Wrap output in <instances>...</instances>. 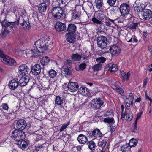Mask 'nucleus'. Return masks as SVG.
<instances>
[{
  "mask_svg": "<svg viewBox=\"0 0 152 152\" xmlns=\"http://www.w3.org/2000/svg\"><path fill=\"white\" fill-rule=\"evenodd\" d=\"M47 38L43 39L37 40L34 43V45L36 49L29 50L28 52V54H31V56L37 57L40 55V53H44L47 50L46 45L47 42Z\"/></svg>",
  "mask_w": 152,
  "mask_h": 152,
  "instance_id": "f257e3e1",
  "label": "nucleus"
},
{
  "mask_svg": "<svg viewBox=\"0 0 152 152\" xmlns=\"http://www.w3.org/2000/svg\"><path fill=\"white\" fill-rule=\"evenodd\" d=\"M0 57L1 58V61L7 65L11 66L17 65V63L14 59L5 55L0 49Z\"/></svg>",
  "mask_w": 152,
  "mask_h": 152,
  "instance_id": "f03ea898",
  "label": "nucleus"
},
{
  "mask_svg": "<svg viewBox=\"0 0 152 152\" xmlns=\"http://www.w3.org/2000/svg\"><path fill=\"white\" fill-rule=\"evenodd\" d=\"M25 134L22 130L16 129L12 133V138L15 141H18L25 138Z\"/></svg>",
  "mask_w": 152,
  "mask_h": 152,
  "instance_id": "7ed1b4c3",
  "label": "nucleus"
},
{
  "mask_svg": "<svg viewBox=\"0 0 152 152\" xmlns=\"http://www.w3.org/2000/svg\"><path fill=\"white\" fill-rule=\"evenodd\" d=\"M103 101L99 98L93 99L90 102V105L91 108L95 110L99 108L104 104Z\"/></svg>",
  "mask_w": 152,
  "mask_h": 152,
  "instance_id": "20e7f679",
  "label": "nucleus"
},
{
  "mask_svg": "<svg viewBox=\"0 0 152 152\" xmlns=\"http://www.w3.org/2000/svg\"><path fill=\"white\" fill-rule=\"evenodd\" d=\"M51 13L55 18L59 19L63 15L64 12L61 8L57 7L53 8Z\"/></svg>",
  "mask_w": 152,
  "mask_h": 152,
  "instance_id": "39448f33",
  "label": "nucleus"
},
{
  "mask_svg": "<svg viewBox=\"0 0 152 152\" xmlns=\"http://www.w3.org/2000/svg\"><path fill=\"white\" fill-rule=\"evenodd\" d=\"M66 85H64L63 86V88L65 91L68 90L69 91L71 92H74L77 91L78 88L79 86L78 83L76 82H69L67 86V88H64L66 87Z\"/></svg>",
  "mask_w": 152,
  "mask_h": 152,
  "instance_id": "423d86ee",
  "label": "nucleus"
},
{
  "mask_svg": "<svg viewBox=\"0 0 152 152\" xmlns=\"http://www.w3.org/2000/svg\"><path fill=\"white\" fill-rule=\"evenodd\" d=\"M98 45L102 48H105L107 45V40L106 37L103 36H99L97 39Z\"/></svg>",
  "mask_w": 152,
  "mask_h": 152,
  "instance_id": "0eeeda50",
  "label": "nucleus"
},
{
  "mask_svg": "<svg viewBox=\"0 0 152 152\" xmlns=\"http://www.w3.org/2000/svg\"><path fill=\"white\" fill-rule=\"evenodd\" d=\"M71 63V61L69 60H66L64 62L62 67L65 72V74L70 75L71 74L72 71V68L70 65Z\"/></svg>",
  "mask_w": 152,
  "mask_h": 152,
  "instance_id": "6e6552de",
  "label": "nucleus"
},
{
  "mask_svg": "<svg viewBox=\"0 0 152 152\" xmlns=\"http://www.w3.org/2000/svg\"><path fill=\"white\" fill-rule=\"evenodd\" d=\"M120 10L121 15L124 17L129 13V7L127 4L123 3L120 6Z\"/></svg>",
  "mask_w": 152,
  "mask_h": 152,
  "instance_id": "1a4fd4ad",
  "label": "nucleus"
},
{
  "mask_svg": "<svg viewBox=\"0 0 152 152\" xmlns=\"http://www.w3.org/2000/svg\"><path fill=\"white\" fill-rule=\"evenodd\" d=\"M142 18L144 20H149L152 18V11L148 9H145L142 12Z\"/></svg>",
  "mask_w": 152,
  "mask_h": 152,
  "instance_id": "9d476101",
  "label": "nucleus"
},
{
  "mask_svg": "<svg viewBox=\"0 0 152 152\" xmlns=\"http://www.w3.org/2000/svg\"><path fill=\"white\" fill-rule=\"evenodd\" d=\"M42 67L40 65L36 64L31 68V72L33 75H39L41 72Z\"/></svg>",
  "mask_w": 152,
  "mask_h": 152,
  "instance_id": "9b49d317",
  "label": "nucleus"
},
{
  "mask_svg": "<svg viewBox=\"0 0 152 152\" xmlns=\"http://www.w3.org/2000/svg\"><path fill=\"white\" fill-rule=\"evenodd\" d=\"M29 71V68L26 64H22L19 67V72L22 75H26Z\"/></svg>",
  "mask_w": 152,
  "mask_h": 152,
  "instance_id": "f8f14e48",
  "label": "nucleus"
},
{
  "mask_svg": "<svg viewBox=\"0 0 152 152\" xmlns=\"http://www.w3.org/2000/svg\"><path fill=\"white\" fill-rule=\"evenodd\" d=\"M16 127L20 129L19 130H22L24 129L27 126L26 121L23 119H19L17 122L16 124Z\"/></svg>",
  "mask_w": 152,
  "mask_h": 152,
  "instance_id": "ddd939ff",
  "label": "nucleus"
},
{
  "mask_svg": "<svg viewBox=\"0 0 152 152\" xmlns=\"http://www.w3.org/2000/svg\"><path fill=\"white\" fill-rule=\"evenodd\" d=\"M29 77L27 76H22L18 82L19 86L23 87L26 85L29 80Z\"/></svg>",
  "mask_w": 152,
  "mask_h": 152,
  "instance_id": "4468645a",
  "label": "nucleus"
},
{
  "mask_svg": "<svg viewBox=\"0 0 152 152\" xmlns=\"http://www.w3.org/2000/svg\"><path fill=\"white\" fill-rule=\"evenodd\" d=\"M80 13L76 11H74L72 14V19L75 23H78L80 22Z\"/></svg>",
  "mask_w": 152,
  "mask_h": 152,
  "instance_id": "2eb2a0df",
  "label": "nucleus"
},
{
  "mask_svg": "<svg viewBox=\"0 0 152 152\" xmlns=\"http://www.w3.org/2000/svg\"><path fill=\"white\" fill-rule=\"evenodd\" d=\"M55 27L57 31H61L64 30L66 26L65 24L60 22H57L55 25Z\"/></svg>",
  "mask_w": 152,
  "mask_h": 152,
  "instance_id": "dca6fc26",
  "label": "nucleus"
},
{
  "mask_svg": "<svg viewBox=\"0 0 152 152\" xmlns=\"http://www.w3.org/2000/svg\"><path fill=\"white\" fill-rule=\"evenodd\" d=\"M110 50L112 55H118L120 52L121 49L118 46L113 45L110 48Z\"/></svg>",
  "mask_w": 152,
  "mask_h": 152,
  "instance_id": "f3484780",
  "label": "nucleus"
},
{
  "mask_svg": "<svg viewBox=\"0 0 152 152\" xmlns=\"http://www.w3.org/2000/svg\"><path fill=\"white\" fill-rule=\"evenodd\" d=\"M77 29L76 26L74 24L71 23L68 25L67 31L68 34H74Z\"/></svg>",
  "mask_w": 152,
  "mask_h": 152,
  "instance_id": "a211bd4d",
  "label": "nucleus"
},
{
  "mask_svg": "<svg viewBox=\"0 0 152 152\" xmlns=\"http://www.w3.org/2000/svg\"><path fill=\"white\" fill-rule=\"evenodd\" d=\"M9 86L10 89L12 90H14L19 86V85L18 82H17L15 80H12L10 82Z\"/></svg>",
  "mask_w": 152,
  "mask_h": 152,
  "instance_id": "6ab92c4d",
  "label": "nucleus"
},
{
  "mask_svg": "<svg viewBox=\"0 0 152 152\" xmlns=\"http://www.w3.org/2000/svg\"><path fill=\"white\" fill-rule=\"evenodd\" d=\"M104 20L105 25L107 26L111 27L115 25V20H112L106 17Z\"/></svg>",
  "mask_w": 152,
  "mask_h": 152,
  "instance_id": "aec40b11",
  "label": "nucleus"
},
{
  "mask_svg": "<svg viewBox=\"0 0 152 152\" xmlns=\"http://www.w3.org/2000/svg\"><path fill=\"white\" fill-rule=\"evenodd\" d=\"M78 92L84 96H88L89 92L88 89L84 86L80 88L78 90Z\"/></svg>",
  "mask_w": 152,
  "mask_h": 152,
  "instance_id": "412c9836",
  "label": "nucleus"
},
{
  "mask_svg": "<svg viewBox=\"0 0 152 152\" xmlns=\"http://www.w3.org/2000/svg\"><path fill=\"white\" fill-rule=\"evenodd\" d=\"M66 37L67 41L71 43L74 42L76 39L75 36L73 34L67 33Z\"/></svg>",
  "mask_w": 152,
  "mask_h": 152,
  "instance_id": "4be33fe9",
  "label": "nucleus"
},
{
  "mask_svg": "<svg viewBox=\"0 0 152 152\" xmlns=\"http://www.w3.org/2000/svg\"><path fill=\"white\" fill-rule=\"evenodd\" d=\"M77 140L80 143L84 144L87 142L88 139L86 135L80 134L77 137Z\"/></svg>",
  "mask_w": 152,
  "mask_h": 152,
  "instance_id": "5701e85b",
  "label": "nucleus"
},
{
  "mask_svg": "<svg viewBox=\"0 0 152 152\" xmlns=\"http://www.w3.org/2000/svg\"><path fill=\"white\" fill-rule=\"evenodd\" d=\"M130 75V72H128L126 75V72L123 71H121L120 74L123 81H124L125 80H128L129 79V77Z\"/></svg>",
  "mask_w": 152,
  "mask_h": 152,
  "instance_id": "b1692460",
  "label": "nucleus"
},
{
  "mask_svg": "<svg viewBox=\"0 0 152 152\" xmlns=\"http://www.w3.org/2000/svg\"><path fill=\"white\" fill-rule=\"evenodd\" d=\"M102 134L100 130L98 129H96L93 130L92 133L91 137H99L102 136Z\"/></svg>",
  "mask_w": 152,
  "mask_h": 152,
  "instance_id": "393cba45",
  "label": "nucleus"
},
{
  "mask_svg": "<svg viewBox=\"0 0 152 152\" xmlns=\"http://www.w3.org/2000/svg\"><path fill=\"white\" fill-rule=\"evenodd\" d=\"M18 144L22 149H24L28 145L27 142L23 140V139H21V140L18 141Z\"/></svg>",
  "mask_w": 152,
  "mask_h": 152,
  "instance_id": "a878e982",
  "label": "nucleus"
},
{
  "mask_svg": "<svg viewBox=\"0 0 152 152\" xmlns=\"http://www.w3.org/2000/svg\"><path fill=\"white\" fill-rule=\"evenodd\" d=\"M46 145V143L39 144H36L35 146V151L37 152L43 151L44 149L45 145Z\"/></svg>",
  "mask_w": 152,
  "mask_h": 152,
  "instance_id": "bb28decb",
  "label": "nucleus"
},
{
  "mask_svg": "<svg viewBox=\"0 0 152 152\" xmlns=\"http://www.w3.org/2000/svg\"><path fill=\"white\" fill-rule=\"evenodd\" d=\"M46 4L45 3H42L39 4L38 6V10L40 12H42L45 11L47 8Z\"/></svg>",
  "mask_w": 152,
  "mask_h": 152,
  "instance_id": "cd10ccee",
  "label": "nucleus"
},
{
  "mask_svg": "<svg viewBox=\"0 0 152 152\" xmlns=\"http://www.w3.org/2000/svg\"><path fill=\"white\" fill-rule=\"evenodd\" d=\"M138 142L137 140L134 138L131 139L129 141L128 144L130 148L135 146Z\"/></svg>",
  "mask_w": 152,
  "mask_h": 152,
  "instance_id": "c85d7f7f",
  "label": "nucleus"
},
{
  "mask_svg": "<svg viewBox=\"0 0 152 152\" xmlns=\"http://www.w3.org/2000/svg\"><path fill=\"white\" fill-rule=\"evenodd\" d=\"M131 148L127 143L123 145L121 148V150L122 152H127L130 150Z\"/></svg>",
  "mask_w": 152,
  "mask_h": 152,
  "instance_id": "c756f323",
  "label": "nucleus"
},
{
  "mask_svg": "<svg viewBox=\"0 0 152 152\" xmlns=\"http://www.w3.org/2000/svg\"><path fill=\"white\" fill-rule=\"evenodd\" d=\"M89 148L91 150H94L96 147L95 143L92 140L88 141L87 143Z\"/></svg>",
  "mask_w": 152,
  "mask_h": 152,
  "instance_id": "7c9ffc66",
  "label": "nucleus"
},
{
  "mask_svg": "<svg viewBox=\"0 0 152 152\" xmlns=\"http://www.w3.org/2000/svg\"><path fill=\"white\" fill-rule=\"evenodd\" d=\"M109 69L111 72H115L117 71L118 69L117 66L115 64H110L108 65Z\"/></svg>",
  "mask_w": 152,
  "mask_h": 152,
  "instance_id": "2f4dec72",
  "label": "nucleus"
},
{
  "mask_svg": "<svg viewBox=\"0 0 152 152\" xmlns=\"http://www.w3.org/2000/svg\"><path fill=\"white\" fill-rule=\"evenodd\" d=\"M94 3L96 8L100 9L103 5V0H95Z\"/></svg>",
  "mask_w": 152,
  "mask_h": 152,
  "instance_id": "473e14b6",
  "label": "nucleus"
},
{
  "mask_svg": "<svg viewBox=\"0 0 152 152\" xmlns=\"http://www.w3.org/2000/svg\"><path fill=\"white\" fill-rule=\"evenodd\" d=\"M144 7L140 4H138L137 6L134 7V10L137 12H142L144 10Z\"/></svg>",
  "mask_w": 152,
  "mask_h": 152,
  "instance_id": "72a5a7b5",
  "label": "nucleus"
},
{
  "mask_svg": "<svg viewBox=\"0 0 152 152\" xmlns=\"http://www.w3.org/2000/svg\"><path fill=\"white\" fill-rule=\"evenodd\" d=\"M81 58V56L78 54H73L72 56V59L75 61H79Z\"/></svg>",
  "mask_w": 152,
  "mask_h": 152,
  "instance_id": "f704fd0d",
  "label": "nucleus"
},
{
  "mask_svg": "<svg viewBox=\"0 0 152 152\" xmlns=\"http://www.w3.org/2000/svg\"><path fill=\"white\" fill-rule=\"evenodd\" d=\"M38 131H36L34 134L33 138L36 141L40 140L42 137L41 135L38 134Z\"/></svg>",
  "mask_w": 152,
  "mask_h": 152,
  "instance_id": "c9c22d12",
  "label": "nucleus"
},
{
  "mask_svg": "<svg viewBox=\"0 0 152 152\" xmlns=\"http://www.w3.org/2000/svg\"><path fill=\"white\" fill-rule=\"evenodd\" d=\"M41 63L42 66H45L48 64V57L45 56L42 58L40 61Z\"/></svg>",
  "mask_w": 152,
  "mask_h": 152,
  "instance_id": "e433bc0d",
  "label": "nucleus"
},
{
  "mask_svg": "<svg viewBox=\"0 0 152 152\" xmlns=\"http://www.w3.org/2000/svg\"><path fill=\"white\" fill-rule=\"evenodd\" d=\"M10 32L6 28H4L3 30H2L1 34V36L2 37H5L10 33Z\"/></svg>",
  "mask_w": 152,
  "mask_h": 152,
  "instance_id": "4c0bfd02",
  "label": "nucleus"
},
{
  "mask_svg": "<svg viewBox=\"0 0 152 152\" xmlns=\"http://www.w3.org/2000/svg\"><path fill=\"white\" fill-rule=\"evenodd\" d=\"M48 75L51 78L55 77L57 75V72L54 70L52 69L49 72Z\"/></svg>",
  "mask_w": 152,
  "mask_h": 152,
  "instance_id": "58836bf2",
  "label": "nucleus"
},
{
  "mask_svg": "<svg viewBox=\"0 0 152 152\" xmlns=\"http://www.w3.org/2000/svg\"><path fill=\"white\" fill-rule=\"evenodd\" d=\"M55 102L56 104L61 105L63 103V99L59 96H57Z\"/></svg>",
  "mask_w": 152,
  "mask_h": 152,
  "instance_id": "ea45409f",
  "label": "nucleus"
},
{
  "mask_svg": "<svg viewBox=\"0 0 152 152\" xmlns=\"http://www.w3.org/2000/svg\"><path fill=\"white\" fill-rule=\"evenodd\" d=\"M102 68V65L99 63H98L94 66L93 68L94 71H98L100 70Z\"/></svg>",
  "mask_w": 152,
  "mask_h": 152,
  "instance_id": "a19ab883",
  "label": "nucleus"
},
{
  "mask_svg": "<svg viewBox=\"0 0 152 152\" xmlns=\"http://www.w3.org/2000/svg\"><path fill=\"white\" fill-rule=\"evenodd\" d=\"M23 27L25 28H29L30 26L29 22L27 21H24L23 23L21 24Z\"/></svg>",
  "mask_w": 152,
  "mask_h": 152,
  "instance_id": "79ce46f5",
  "label": "nucleus"
},
{
  "mask_svg": "<svg viewBox=\"0 0 152 152\" xmlns=\"http://www.w3.org/2000/svg\"><path fill=\"white\" fill-rule=\"evenodd\" d=\"M104 122L109 124L113 123L114 122V120L113 118L110 117H107L105 118L104 119Z\"/></svg>",
  "mask_w": 152,
  "mask_h": 152,
  "instance_id": "37998d69",
  "label": "nucleus"
},
{
  "mask_svg": "<svg viewBox=\"0 0 152 152\" xmlns=\"http://www.w3.org/2000/svg\"><path fill=\"white\" fill-rule=\"evenodd\" d=\"M126 98L125 102H126V107H129L130 106H132L133 105V103L132 102V103L131 104V102L129 100H128V99L125 96L124 99Z\"/></svg>",
  "mask_w": 152,
  "mask_h": 152,
  "instance_id": "c03bdc74",
  "label": "nucleus"
},
{
  "mask_svg": "<svg viewBox=\"0 0 152 152\" xmlns=\"http://www.w3.org/2000/svg\"><path fill=\"white\" fill-rule=\"evenodd\" d=\"M9 22L6 19H5L1 22L2 26L3 27H7L9 26Z\"/></svg>",
  "mask_w": 152,
  "mask_h": 152,
  "instance_id": "a18cd8bd",
  "label": "nucleus"
},
{
  "mask_svg": "<svg viewBox=\"0 0 152 152\" xmlns=\"http://www.w3.org/2000/svg\"><path fill=\"white\" fill-rule=\"evenodd\" d=\"M92 21L95 24L101 25L102 24V22L101 21L97 19L95 17H94L92 18Z\"/></svg>",
  "mask_w": 152,
  "mask_h": 152,
  "instance_id": "49530a36",
  "label": "nucleus"
},
{
  "mask_svg": "<svg viewBox=\"0 0 152 152\" xmlns=\"http://www.w3.org/2000/svg\"><path fill=\"white\" fill-rule=\"evenodd\" d=\"M133 118L132 114L131 113H128L126 115V121H130Z\"/></svg>",
  "mask_w": 152,
  "mask_h": 152,
  "instance_id": "de8ad7c7",
  "label": "nucleus"
},
{
  "mask_svg": "<svg viewBox=\"0 0 152 152\" xmlns=\"http://www.w3.org/2000/svg\"><path fill=\"white\" fill-rule=\"evenodd\" d=\"M106 59L103 57H99L96 59V61L99 64L100 63H104L106 61Z\"/></svg>",
  "mask_w": 152,
  "mask_h": 152,
  "instance_id": "09e8293b",
  "label": "nucleus"
},
{
  "mask_svg": "<svg viewBox=\"0 0 152 152\" xmlns=\"http://www.w3.org/2000/svg\"><path fill=\"white\" fill-rule=\"evenodd\" d=\"M107 141L105 140H102L99 141L98 142V145L99 146L102 147H104L107 144Z\"/></svg>",
  "mask_w": 152,
  "mask_h": 152,
  "instance_id": "8fccbe9b",
  "label": "nucleus"
},
{
  "mask_svg": "<svg viewBox=\"0 0 152 152\" xmlns=\"http://www.w3.org/2000/svg\"><path fill=\"white\" fill-rule=\"evenodd\" d=\"M130 40L131 41V42L133 43H136L138 41V40L137 39V37L135 35H133L132 36H131Z\"/></svg>",
  "mask_w": 152,
  "mask_h": 152,
  "instance_id": "3c124183",
  "label": "nucleus"
},
{
  "mask_svg": "<svg viewBox=\"0 0 152 152\" xmlns=\"http://www.w3.org/2000/svg\"><path fill=\"white\" fill-rule=\"evenodd\" d=\"M138 23H133L130 25V28L131 29H136L138 28Z\"/></svg>",
  "mask_w": 152,
  "mask_h": 152,
  "instance_id": "603ef678",
  "label": "nucleus"
},
{
  "mask_svg": "<svg viewBox=\"0 0 152 152\" xmlns=\"http://www.w3.org/2000/svg\"><path fill=\"white\" fill-rule=\"evenodd\" d=\"M116 0H107V3L110 6H113L115 4Z\"/></svg>",
  "mask_w": 152,
  "mask_h": 152,
  "instance_id": "864d4df0",
  "label": "nucleus"
},
{
  "mask_svg": "<svg viewBox=\"0 0 152 152\" xmlns=\"http://www.w3.org/2000/svg\"><path fill=\"white\" fill-rule=\"evenodd\" d=\"M69 124V123H67L64 124L61 126V127L60 129V132H62L65 129L67 126H68Z\"/></svg>",
  "mask_w": 152,
  "mask_h": 152,
  "instance_id": "5fc2aeb1",
  "label": "nucleus"
},
{
  "mask_svg": "<svg viewBox=\"0 0 152 152\" xmlns=\"http://www.w3.org/2000/svg\"><path fill=\"white\" fill-rule=\"evenodd\" d=\"M86 65L85 63H83L81 64L79 66V69L81 70H83L84 69L86 66Z\"/></svg>",
  "mask_w": 152,
  "mask_h": 152,
  "instance_id": "6e6d98bb",
  "label": "nucleus"
},
{
  "mask_svg": "<svg viewBox=\"0 0 152 152\" xmlns=\"http://www.w3.org/2000/svg\"><path fill=\"white\" fill-rule=\"evenodd\" d=\"M129 97L128 99V100H129L131 102V104L132 103V102H133L134 99V97L133 96V94L132 93H130L129 94Z\"/></svg>",
  "mask_w": 152,
  "mask_h": 152,
  "instance_id": "4d7b16f0",
  "label": "nucleus"
},
{
  "mask_svg": "<svg viewBox=\"0 0 152 152\" xmlns=\"http://www.w3.org/2000/svg\"><path fill=\"white\" fill-rule=\"evenodd\" d=\"M81 147L80 146H77L74 147L72 148V150L73 151H75L76 150L78 151H80L81 150Z\"/></svg>",
  "mask_w": 152,
  "mask_h": 152,
  "instance_id": "13d9d810",
  "label": "nucleus"
},
{
  "mask_svg": "<svg viewBox=\"0 0 152 152\" xmlns=\"http://www.w3.org/2000/svg\"><path fill=\"white\" fill-rule=\"evenodd\" d=\"M142 112H141L139 113H137V117L136 118V119L135 122L137 123L138 120L141 117V115L142 114Z\"/></svg>",
  "mask_w": 152,
  "mask_h": 152,
  "instance_id": "bf43d9fd",
  "label": "nucleus"
},
{
  "mask_svg": "<svg viewBox=\"0 0 152 152\" xmlns=\"http://www.w3.org/2000/svg\"><path fill=\"white\" fill-rule=\"evenodd\" d=\"M2 107L4 109L6 110H8L9 108L8 106L7 103H3L2 105Z\"/></svg>",
  "mask_w": 152,
  "mask_h": 152,
  "instance_id": "052dcab7",
  "label": "nucleus"
},
{
  "mask_svg": "<svg viewBox=\"0 0 152 152\" xmlns=\"http://www.w3.org/2000/svg\"><path fill=\"white\" fill-rule=\"evenodd\" d=\"M131 37V34L130 33L128 34L126 36V39L128 42H131V41H130V38Z\"/></svg>",
  "mask_w": 152,
  "mask_h": 152,
  "instance_id": "680f3d73",
  "label": "nucleus"
},
{
  "mask_svg": "<svg viewBox=\"0 0 152 152\" xmlns=\"http://www.w3.org/2000/svg\"><path fill=\"white\" fill-rule=\"evenodd\" d=\"M9 23L10 24H9V26H8V27L12 28H13L15 27V22H10Z\"/></svg>",
  "mask_w": 152,
  "mask_h": 152,
  "instance_id": "e2e57ef3",
  "label": "nucleus"
},
{
  "mask_svg": "<svg viewBox=\"0 0 152 152\" xmlns=\"http://www.w3.org/2000/svg\"><path fill=\"white\" fill-rule=\"evenodd\" d=\"M137 123L136 122H135L133 129V132H136L137 131Z\"/></svg>",
  "mask_w": 152,
  "mask_h": 152,
  "instance_id": "0e129e2a",
  "label": "nucleus"
},
{
  "mask_svg": "<svg viewBox=\"0 0 152 152\" xmlns=\"http://www.w3.org/2000/svg\"><path fill=\"white\" fill-rule=\"evenodd\" d=\"M81 56V58L83 59H87L88 56H89L88 54H83Z\"/></svg>",
  "mask_w": 152,
  "mask_h": 152,
  "instance_id": "69168bd1",
  "label": "nucleus"
},
{
  "mask_svg": "<svg viewBox=\"0 0 152 152\" xmlns=\"http://www.w3.org/2000/svg\"><path fill=\"white\" fill-rule=\"evenodd\" d=\"M57 2H58L59 6H61V5L65 4V3L63 0H58L57 1Z\"/></svg>",
  "mask_w": 152,
  "mask_h": 152,
  "instance_id": "338daca9",
  "label": "nucleus"
},
{
  "mask_svg": "<svg viewBox=\"0 0 152 152\" xmlns=\"http://www.w3.org/2000/svg\"><path fill=\"white\" fill-rule=\"evenodd\" d=\"M116 89L117 90V91L120 94L122 93L123 92V90L121 88H116Z\"/></svg>",
  "mask_w": 152,
  "mask_h": 152,
  "instance_id": "774afa93",
  "label": "nucleus"
}]
</instances>
